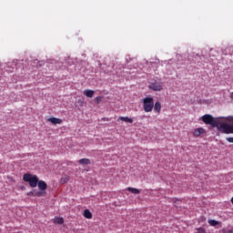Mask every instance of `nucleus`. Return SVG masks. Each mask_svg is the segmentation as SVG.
<instances>
[{
	"mask_svg": "<svg viewBox=\"0 0 233 233\" xmlns=\"http://www.w3.org/2000/svg\"><path fill=\"white\" fill-rule=\"evenodd\" d=\"M221 119H225L223 116L214 117L212 115L206 114L201 116V121L205 123V125H210L213 128H218L219 125H221Z\"/></svg>",
	"mask_w": 233,
	"mask_h": 233,
	"instance_id": "obj_1",
	"label": "nucleus"
},
{
	"mask_svg": "<svg viewBox=\"0 0 233 233\" xmlns=\"http://www.w3.org/2000/svg\"><path fill=\"white\" fill-rule=\"evenodd\" d=\"M23 180L25 181V183H29V187H31V188H35V187H37V183H39L37 176L32 174H25L23 176Z\"/></svg>",
	"mask_w": 233,
	"mask_h": 233,
	"instance_id": "obj_2",
	"label": "nucleus"
},
{
	"mask_svg": "<svg viewBox=\"0 0 233 233\" xmlns=\"http://www.w3.org/2000/svg\"><path fill=\"white\" fill-rule=\"evenodd\" d=\"M143 109L145 112H152L154 110V98L153 97H145L142 100Z\"/></svg>",
	"mask_w": 233,
	"mask_h": 233,
	"instance_id": "obj_3",
	"label": "nucleus"
},
{
	"mask_svg": "<svg viewBox=\"0 0 233 233\" xmlns=\"http://www.w3.org/2000/svg\"><path fill=\"white\" fill-rule=\"evenodd\" d=\"M148 88L149 90H153V92H161L163 90V82L154 80L149 83Z\"/></svg>",
	"mask_w": 233,
	"mask_h": 233,
	"instance_id": "obj_4",
	"label": "nucleus"
},
{
	"mask_svg": "<svg viewBox=\"0 0 233 233\" xmlns=\"http://www.w3.org/2000/svg\"><path fill=\"white\" fill-rule=\"evenodd\" d=\"M218 132H222V134H233V125L222 123L218 126Z\"/></svg>",
	"mask_w": 233,
	"mask_h": 233,
	"instance_id": "obj_5",
	"label": "nucleus"
},
{
	"mask_svg": "<svg viewBox=\"0 0 233 233\" xmlns=\"http://www.w3.org/2000/svg\"><path fill=\"white\" fill-rule=\"evenodd\" d=\"M206 130L203 127H198L194 129L193 131V136H195V137H199V136H201V134H205Z\"/></svg>",
	"mask_w": 233,
	"mask_h": 233,
	"instance_id": "obj_6",
	"label": "nucleus"
},
{
	"mask_svg": "<svg viewBox=\"0 0 233 233\" xmlns=\"http://www.w3.org/2000/svg\"><path fill=\"white\" fill-rule=\"evenodd\" d=\"M37 186H38L39 190H42V191L46 190V188L48 187L46 185V182H45L43 180H38Z\"/></svg>",
	"mask_w": 233,
	"mask_h": 233,
	"instance_id": "obj_7",
	"label": "nucleus"
},
{
	"mask_svg": "<svg viewBox=\"0 0 233 233\" xmlns=\"http://www.w3.org/2000/svg\"><path fill=\"white\" fill-rule=\"evenodd\" d=\"M48 121L53 125H61L63 123V120L57 117H50Z\"/></svg>",
	"mask_w": 233,
	"mask_h": 233,
	"instance_id": "obj_8",
	"label": "nucleus"
},
{
	"mask_svg": "<svg viewBox=\"0 0 233 233\" xmlns=\"http://www.w3.org/2000/svg\"><path fill=\"white\" fill-rule=\"evenodd\" d=\"M54 223H56V225H63V223H65V218L61 217H56L54 219Z\"/></svg>",
	"mask_w": 233,
	"mask_h": 233,
	"instance_id": "obj_9",
	"label": "nucleus"
},
{
	"mask_svg": "<svg viewBox=\"0 0 233 233\" xmlns=\"http://www.w3.org/2000/svg\"><path fill=\"white\" fill-rule=\"evenodd\" d=\"M153 108H154L155 112L159 114V112H161V103L156 102L155 105L153 106Z\"/></svg>",
	"mask_w": 233,
	"mask_h": 233,
	"instance_id": "obj_10",
	"label": "nucleus"
},
{
	"mask_svg": "<svg viewBox=\"0 0 233 233\" xmlns=\"http://www.w3.org/2000/svg\"><path fill=\"white\" fill-rule=\"evenodd\" d=\"M118 119L120 121H125L126 123H134V119H132L128 116H120Z\"/></svg>",
	"mask_w": 233,
	"mask_h": 233,
	"instance_id": "obj_11",
	"label": "nucleus"
},
{
	"mask_svg": "<svg viewBox=\"0 0 233 233\" xmlns=\"http://www.w3.org/2000/svg\"><path fill=\"white\" fill-rule=\"evenodd\" d=\"M69 179H70V177H68V175H64V176L61 177V179H60V183H61L62 185H65L66 183H68Z\"/></svg>",
	"mask_w": 233,
	"mask_h": 233,
	"instance_id": "obj_12",
	"label": "nucleus"
},
{
	"mask_svg": "<svg viewBox=\"0 0 233 233\" xmlns=\"http://www.w3.org/2000/svg\"><path fill=\"white\" fill-rule=\"evenodd\" d=\"M80 165H90L91 161L89 158H81L78 160Z\"/></svg>",
	"mask_w": 233,
	"mask_h": 233,
	"instance_id": "obj_13",
	"label": "nucleus"
},
{
	"mask_svg": "<svg viewBox=\"0 0 233 233\" xmlns=\"http://www.w3.org/2000/svg\"><path fill=\"white\" fill-rule=\"evenodd\" d=\"M84 94L86 97H94V90L86 89L84 91Z\"/></svg>",
	"mask_w": 233,
	"mask_h": 233,
	"instance_id": "obj_14",
	"label": "nucleus"
},
{
	"mask_svg": "<svg viewBox=\"0 0 233 233\" xmlns=\"http://www.w3.org/2000/svg\"><path fill=\"white\" fill-rule=\"evenodd\" d=\"M84 218H86V219H92V212H90L88 209H85Z\"/></svg>",
	"mask_w": 233,
	"mask_h": 233,
	"instance_id": "obj_15",
	"label": "nucleus"
},
{
	"mask_svg": "<svg viewBox=\"0 0 233 233\" xmlns=\"http://www.w3.org/2000/svg\"><path fill=\"white\" fill-rule=\"evenodd\" d=\"M128 192H132V194H141V190L136 187H127Z\"/></svg>",
	"mask_w": 233,
	"mask_h": 233,
	"instance_id": "obj_16",
	"label": "nucleus"
},
{
	"mask_svg": "<svg viewBox=\"0 0 233 233\" xmlns=\"http://www.w3.org/2000/svg\"><path fill=\"white\" fill-rule=\"evenodd\" d=\"M45 194H46V192L40 190L37 191L35 189V196H36V198H43V196H45Z\"/></svg>",
	"mask_w": 233,
	"mask_h": 233,
	"instance_id": "obj_17",
	"label": "nucleus"
},
{
	"mask_svg": "<svg viewBox=\"0 0 233 233\" xmlns=\"http://www.w3.org/2000/svg\"><path fill=\"white\" fill-rule=\"evenodd\" d=\"M208 223H209L210 227H217V225L219 223V221H218L216 219H209L208 221Z\"/></svg>",
	"mask_w": 233,
	"mask_h": 233,
	"instance_id": "obj_18",
	"label": "nucleus"
},
{
	"mask_svg": "<svg viewBox=\"0 0 233 233\" xmlns=\"http://www.w3.org/2000/svg\"><path fill=\"white\" fill-rule=\"evenodd\" d=\"M177 61H182L183 60V55L177 54Z\"/></svg>",
	"mask_w": 233,
	"mask_h": 233,
	"instance_id": "obj_19",
	"label": "nucleus"
},
{
	"mask_svg": "<svg viewBox=\"0 0 233 233\" xmlns=\"http://www.w3.org/2000/svg\"><path fill=\"white\" fill-rule=\"evenodd\" d=\"M227 121H229L230 123H233V116H226Z\"/></svg>",
	"mask_w": 233,
	"mask_h": 233,
	"instance_id": "obj_20",
	"label": "nucleus"
},
{
	"mask_svg": "<svg viewBox=\"0 0 233 233\" xmlns=\"http://www.w3.org/2000/svg\"><path fill=\"white\" fill-rule=\"evenodd\" d=\"M226 141H228V143H233V137H226Z\"/></svg>",
	"mask_w": 233,
	"mask_h": 233,
	"instance_id": "obj_21",
	"label": "nucleus"
},
{
	"mask_svg": "<svg viewBox=\"0 0 233 233\" xmlns=\"http://www.w3.org/2000/svg\"><path fill=\"white\" fill-rule=\"evenodd\" d=\"M27 196H35V189H33L31 192L27 193Z\"/></svg>",
	"mask_w": 233,
	"mask_h": 233,
	"instance_id": "obj_22",
	"label": "nucleus"
},
{
	"mask_svg": "<svg viewBox=\"0 0 233 233\" xmlns=\"http://www.w3.org/2000/svg\"><path fill=\"white\" fill-rule=\"evenodd\" d=\"M102 99H103V97L97 96L96 97V103H101Z\"/></svg>",
	"mask_w": 233,
	"mask_h": 233,
	"instance_id": "obj_23",
	"label": "nucleus"
},
{
	"mask_svg": "<svg viewBox=\"0 0 233 233\" xmlns=\"http://www.w3.org/2000/svg\"><path fill=\"white\" fill-rule=\"evenodd\" d=\"M226 233H233V229H228L226 231Z\"/></svg>",
	"mask_w": 233,
	"mask_h": 233,
	"instance_id": "obj_24",
	"label": "nucleus"
},
{
	"mask_svg": "<svg viewBox=\"0 0 233 233\" xmlns=\"http://www.w3.org/2000/svg\"><path fill=\"white\" fill-rule=\"evenodd\" d=\"M231 99H233V93H232V95H231Z\"/></svg>",
	"mask_w": 233,
	"mask_h": 233,
	"instance_id": "obj_25",
	"label": "nucleus"
}]
</instances>
